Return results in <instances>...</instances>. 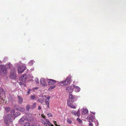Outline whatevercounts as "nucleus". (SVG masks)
Segmentation results:
<instances>
[{"label":"nucleus","mask_w":126,"mask_h":126,"mask_svg":"<svg viewBox=\"0 0 126 126\" xmlns=\"http://www.w3.org/2000/svg\"><path fill=\"white\" fill-rule=\"evenodd\" d=\"M38 126H40V125H39Z\"/></svg>","instance_id":"nucleus-47"},{"label":"nucleus","mask_w":126,"mask_h":126,"mask_svg":"<svg viewBox=\"0 0 126 126\" xmlns=\"http://www.w3.org/2000/svg\"><path fill=\"white\" fill-rule=\"evenodd\" d=\"M42 116V117L41 118V121L42 123L44 124V123H43L42 122L43 121V122H45V123L46 124H50V122L48 120L46 119L45 118V116L44 115H43V114H42L41 115Z\"/></svg>","instance_id":"nucleus-9"},{"label":"nucleus","mask_w":126,"mask_h":126,"mask_svg":"<svg viewBox=\"0 0 126 126\" xmlns=\"http://www.w3.org/2000/svg\"><path fill=\"white\" fill-rule=\"evenodd\" d=\"M31 90V89L30 88L28 89V91L27 92V95H29L30 94V91Z\"/></svg>","instance_id":"nucleus-34"},{"label":"nucleus","mask_w":126,"mask_h":126,"mask_svg":"<svg viewBox=\"0 0 126 126\" xmlns=\"http://www.w3.org/2000/svg\"><path fill=\"white\" fill-rule=\"evenodd\" d=\"M38 89V87H36L34 88H33V90H34L35 89Z\"/></svg>","instance_id":"nucleus-39"},{"label":"nucleus","mask_w":126,"mask_h":126,"mask_svg":"<svg viewBox=\"0 0 126 126\" xmlns=\"http://www.w3.org/2000/svg\"><path fill=\"white\" fill-rule=\"evenodd\" d=\"M23 86H24V87H26V84H24V83L23 84Z\"/></svg>","instance_id":"nucleus-43"},{"label":"nucleus","mask_w":126,"mask_h":126,"mask_svg":"<svg viewBox=\"0 0 126 126\" xmlns=\"http://www.w3.org/2000/svg\"><path fill=\"white\" fill-rule=\"evenodd\" d=\"M6 67V68H10L12 66V65L10 63H9L6 65H5Z\"/></svg>","instance_id":"nucleus-21"},{"label":"nucleus","mask_w":126,"mask_h":126,"mask_svg":"<svg viewBox=\"0 0 126 126\" xmlns=\"http://www.w3.org/2000/svg\"><path fill=\"white\" fill-rule=\"evenodd\" d=\"M31 98L32 99V100L35 99L36 98L35 95H31Z\"/></svg>","instance_id":"nucleus-26"},{"label":"nucleus","mask_w":126,"mask_h":126,"mask_svg":"<svg viewBox=\"0 0 126 126\" xmlns=\"http://www.w3.org/2000/svg\"><path fill=\"white\" fill-rule=\"evenodd\" d=\"M18 101L19 103L21 104L23 102V98L22 97H20L19 96H18Z\"/></svg>","instance_id":"nucleus-18"},{"label":"nucleus","mask_w":126,"mask_h":126,"mask_svg":"<svg viewBox=\"0 0 126 126\" xmlns=\"http://www.w3.org/2000/svg\"><path fill=\"white\" fill-rule=\"evenodd\" d=\"M76 97L73 95L72 94H69V98L67 100V102H73L76 100Z\"/></svg>","instance_id":"nucleus-5"},{"label":"nucleus","mask_w":126,"mask_h":126,"mask_svg":"<svg viewBox=\"0 0 126 126\" xmlns=\"http://www.w3.org/2000/svg\"><path fill=\"white\" fill-rule=\"evenodd\" d=\"M35 126L34 125H32V126Z\"/></svg>","instance_id":"nucleus-46"},{"label":"nucleus","mask_w":126,"mask_h":126,"mask_svg":"<svg viewBox=\"0 0 126 126\" xmlns=\"http://www.w3.org/2000/svg\"><path fill=\"white\" fill-rule=\"evenodd\" d=\"M73 102H67V104L71 108L75 109L76 108V105L75 104H73Z\"/></svg>","instance_id":"nucleus-17"},{"label":"nucleus","mask_w":126,"mask_h":126,"mask_svg":"<svg viewBox=\"0 0 126 126\" xmlns=\"http://www.w3.org/2000/svg\"><path fill=\"white\" fill-rule=\"evenodd\" d=\"M41 109V107L40 106H39L38 107V110H40Z\"/></svg>","instance_id":"nucleus-40"},{"label":"nucleus","mask_w":126,"mask_h":126,"mask_svg":"<svg viewBox=\"0 0 126 126\" xmlns=\"http://www.w3.org/2000/svg\"><path fill=\"white\" fill-rule=\"evenodd\" d=\"M36 105V103H34L31 106V108L32 109H33L35 107Z\"/></svg>","instance_id":"nucleus-23"},{"label":"nucleus","mask_w":126,"mask_h":126,"mask_svg":"<svg viewBox=\"0 0 126 126\" xmlns=\"http://www.w3.org/2000/svg\"><path fill=\"white\" fill-rule=\"evenodd\" d=\"M93 122L95 123V125L96 126H98V121L95 119L94 120Z\"/></svg>","instance_id":"nucleus-22"},{"label":"nucleus","mask_w":126,"mask_h":126,"mask_svg":"<svg viewBox=\"0 0 126 126\" xmlns=\"http://www.w3.org/2000/svg\"><path fill=\"white\" fill-rule=\"evenodd\" d=\"M7 69L4 65H0V75L4 76L7 74Z\"/></svg>","instance_id":"nucleus-3"},{"label":"nucleus","mask_w":126,"mask_h":126,"mask_svg":"<svg viewBox=\"0 0 126 126\" xmlns=\"http://www.w3.org/2000/svg\"><path fill=\"white\" fill-rule=\"evenodd\" d=\"M47 82L49 85H52L55 84L56 81L51 79H49L47 80Z\"/></svg>","instance_id":"nucleus-13"},{"label":"nucleus","mask_w":126,"mask_h":126,"mask_svg":"<svg viewBox=\"0 0 126 126\" xmlns=\"http://www.w3.org/2000/svg\"><path fill=\"white\" fill-rule=\"evenodd\" d=\"M73 85L66 87V92L69 93H71L73 91Z\"/></svg>","instance_id":"nucleus-8"},{"label":"nucleus","mask_w":126,"mask_h":126,"mask_svg":"<svg viewBox=\"0 0 126 126\" xmlns=\"http://www.w3.org/2000/svg\"><path fill=\"white\" fill-rule=\"evenodd\" d=\"M50 97H49V96H48V97H47V100H49V99H50Z\"/></svg>","instance_id":"nucleus-42"},{"label":"nucleus","mask_w":126,"mask_h":126,"mask_svg":"<svg viewBox=\"0 0 126 126\" xmlns=\"http://www.w3.org/2000/svg\"><path fill=\"white\" fill-rule=\"evenodd\" d=\"M5 109L6 111H8L10 110V108L9 107H5Z\"/></svg>","instance_id":"nucleus-29"},{"label":"nucleus","mask_w":126,"mask_h":126,"mask_svg":"<svg viewBox=\"0 0 126 126\" xmlns=\"http://www.w3.org/2000/svg\"><path fill=\"white\" fill-rule=\"evenodd\" d=\"M71 78V76H68L66 78V80L59 82L58 83L62 86H66L68 85L70 82Z\"/></svg>","instance_id":"nucleus-4"},{"label":"nucleus","mask_w":126,"mask_h":126,"mask_svg":"<svg viewBox=\"0 0 126 126\" xmlns=\"http://www.w3.org/2000/svg\"><path fill=\"white\" fill-rule=\"evenodd\" d=\"M26 67L25 65L20 66L18 67V74L22 73L25 70Z\"/></svg>","instance_id":"nucleus-6"},{"label":"nucleus","mask_w":126,"mask_h":126,"mask_svg":"<svg viewBox=\"0 0 126 126\" xmlns=\"http://www.w3.org/2000/svg\"><path fill=\"white\" fill-rule=\"evenodd\" d=\"M67 121L68 123L69 124H71L72 122L71 119H70L69 118H68L67 119Z\"/></svg>","instance_id":"nucleus-28"},{"label":"nucleus","mask_w":126,"mask_h":126,"mask_svg":"<svg viewBox=\"0 0 126 126\" xmlns=\"http://www.w3.org/2000/svg\"><path fill=\"white\" fill-rule=\"evenodd\" d=\"M2 100H3V99L2 98Z\"/></svg>","instance_id":"nucleus-49"},{"label":"nucleus","mask_w":126,"mask_h":126,"mask_svg":"<svg viewBox=\"0 0 126 126\" xmlns=\"http://www.w3.org/2000/svg\"><path fill=\"white\" fill-rule=\"evenodd\" d=\"M34 70V68H32L30 69V71L32 72Z\"/></svg>","instance_id":"nucleus-38"},{"label":"nucleus","mask_w":126,"mask_h":126,"mask_svg":"<svg viewBox=\"0 0 126 126\" xmlns=\"http://www.w3.org/2000/svg\"><path fill=\"white\" fill-rule=\"evenodd\" d=\"M89 125H90V126H93V124L92 123H90L89 124Z\"/></svg>","instance_id":"nucleus-37"},{"label":"nucleus","mask_w":126,"mask_h":126,"mask_svg":"<svg viewBox=\"0 0 126 126\" xmlns=\"http://www.w3.org/2000/svg\"><path fill=\"white\" fill-rule=\"evenodd\" d=\"M19 84L20 85H22L23 84V83L22 82H20L19 83Z\"/></svg>","instance_id":"nucleus-41"},{"label":"nucleus","mask_w":126,"mask_h":126,"mask_svg":"<svg viewBox=\"0 0 126 126\" xmlns=\"http://www.w3.org/2000/svg\"><path fill=\"white\" fill-rule=\"evenodd\" d=\"M3 92H4V91H3Z\"/></svg>","instance_id":"nucleus-48"},{"label":"nucleus","mask_w":126,"mask_h":126,"mask_svg":"<svg viewBox=\"0 0 126 126\" xmlns=\"http://www.w3.org/2000/svg\"><path fill=\"white\" fill-rule=\"evenodd\" d=\"M71 113L73 115L75 116L77 115L79 117L80 115V113L79 110H78L77 112L76 111L74 110H72L71 111Z\"/></svg>","instance_id":"nucleus-16"},{"label":"nucleus","mask_w":126,"mask_h":126,"mask_svg":"<svg viewBox=\"0 0 126 126\" xmlns=\"http://www.w3.org/2000/svg\"><path fill=\"white\" fill-rule=\"evenodd\" d=\"M42 121L43 123H44V125L45 126H53V125H51V124L50 123L49 124L48 123L47 124H46L45 123V122H43V121Z\"/></svg>","instance_id":"nucleus-24"},{"label":"nucleus","mask_w":126,"mask_h":126,"mask_svg":"<svg viewBox=\"0 0 126 126\" xmlns=\"http://www.w3.org/2000/svg\"><path fill=\"white\" fill-rule=\"evenodd\" d=\"M33 64V61L32 60L30 61L28 63V64L29 65H32Z\"/></svg>","instance_id":"nucleus-27"},{"label":"nucleus","mask_w":126,"mask_h":126,"mask_svg":"<svg viewBox=\"0 0 126 126\" xmlns=\"http://www.w3.org/2000/svg\"><path fill=\"white\" fill-rule=\"evenodd\" d=\"M94 119V117L93 116L90 114L89 115L87 118V120L89 122H91L93 121Z\"/></svg>","instance_id":"nucleus-14"},{"label":"nucleus","mask_w":126,"mask_h":126,"mask_svg":"<svg viewBox=\"0 0 126 126\" xmlns=\"http://www.w3.org/2000/svg\"><path fill=\"white\" fill-rule=\"evenodd\" d=\"M1 63H2V62L0 60V64Z\"/></svg>","instance_id":"nucleus-44"},{"label":"nucleus","mask_w":126,"mask_h":126,"mask_svg":"<svg viewBox=\"0 0 126 126\" xmlns=\"http://www.w3.org/2000/svg\"><path fill=\"white\" fill-rule=\"evenodd\" d=\"M77 120L79 123H81L82 122V121L79 118H77Z\"/></svg>","instance_id":"nucleus-31"},{"label":"nucleus","mask_w":126,"mask_h":126,"mask_svg":"<svg viewBox=\"0 0 126 126\" xmlns=\"http://www.w3.org/2000/svg\"><path fill=\"white\" fill-rule=\"evenodd\" d=\"M1 97V93H0V98Z\"/></svg>","instance_id":"nucleus-45"},{"label":"nucleus","mask_w":126,"mask_h":126,"mask_svg":"<svg viewBox=\"0 0 126 126\" xmlns=\"http://www.w3.org/2000/svg\"><path fill=\"white\" fill-rule=\"evenodd\" d=\"M30 124L28 122L26 123L24 125V126H30Z\"/></svg>","instance_id":"nucleus-33"},{"label":"nucleus","mask_w":126,"mask_h":126,"mask_svg":"<svg viewBox=\"0 0 126 126\" xmlns=\"http://www.w3.org/2000/svg\"><path fill=\"white\" fill-rule=\"evenodd\" d=\"M27 120L26 117H23L21 119H20L19 121V123L21 124H23L26 123L27 122Z\"/></svg>","instance_id":"nucleus-10"},{"label":"nucleus","mask_w":126,"mask_h":126,"mask_svg":"<svg viewBox=\"0 0 126 126\" xmlns=\"http://www.w3.org/2000/svg\"><path fill=\"white\" fill-rule=\"evenodd\" d=\"M40 84L42 87H45L47 86V84L45 81L44 78L41 79L40 80Z\"/></svg>","instance_id":"nucleus-11"},{"label":"nucleus","mask_w":126,"mask_h":126,"mask_svg":"<svg viewBox=\"0 0 126 126\" xmlns=\"http://www.w3.org/2000/svg\"><path fill=\"white\" fill-rule=\"evenodd\" d=\"M15 110H12L10 111L11 115L8 114L6 117H4V122L6 124H8V121L11 122V118L12 117H16L19 115L20 113L18 112H16L15 113Z\"/></svg>","instance_id":"nucleus-1"},{"label":"nucleus","mask_w":126,"mask_h":126,"mask_svg":"<svg viewBox=\"0 0 126 126\" xmlns=\"http://www.w3.org/2000/svg\"><path fill=\"white\" fill-rule=\"evenodd\" d=\"M45 102L46 105H47V107L49 108V100H47V99H46L45 100Z\"/></svg>","instance_id":"nucleus-20"},{"label":"nucleus","mask_w":126,"mask_h":126,"mask_svg":"<svg viewBox=\"0 0 126 126\" xmlns=\"http://www.w3.org/2000/svg\"><path fill=\"white\" fill-rule=\"evenodd\" d=\"M17 108L18 109L17 110H19L22 112H23L25 110V109L24 108H21V107L19 106H17Z\"/></svg>","instance_id":"nucleus-19"},{"label":"nucleus","mask_w":126,"mask_h":126,"mask_svg":"<svg viewBox=\"0 0 126 126\" xmlns=\"http://www.w3.org/2000/svg\"><path fill=\"white\" fill-rule=\"evenodd\" d=\"M82 114L84 115H87L88 114V111L87 109H81Z\"/></svg>","instance_id":"nucleus-15"},{"label":"nucleus","mask_w":126,"mask_h":126,"mask_svg":"<svg viewBox=\"0 0 126 126\" xmlns=\"http://www.w3.org/2000/svg\"><path fill=\"white\" fill-rule=\"evenodd\" d=\"M33 76L32 74H25L22 76H21L19 78L20 80L25 82L27 81V80L29 79H33Z\"/></svg>","instance_id":"nucleus-2"},{"label":"nucleus","mask_w":126,"mask_h":126,"mask_svg":"<svg viewBox=\"0 0 126 126\" xmlns=\"http://www.w3.org/2000/svg\"><path fill=\"white\" fill-rule=\"evenodd\" d=\"M54 123L55 124V126H60L59 125H57V124L56 123V121H54Z\"/></svg>","instance_id":"nucleus-36"},{"label":"nucleus","mask_w":126,"mask_h":126,"mask_svg":"<svg viewBox=\"0 0 126 126\" xmlns=\"http://www.w3.org/2000/svg\"><path fill=\"white\" fill-rule=\"evenodd\" d=\"M47 115L48 117H51L52 116V114L50 113L47 114Z\"/></svg>","instance_id":"nucleus-35"},{"label":"nucleus","mask_w":126,"mask_h":126,"mask_svg":"<svg viewBox=\"0 0 126 126\" xmlns=\"http://www.w3.org/2000/svg\"><path fill=\"white\" fill-rule=\"evenodd\" d=\"M73 90H74V91L78 93L79 92L80 90V88L79 86H76L74 85H73Z\"/></svg>","instance_id":"nucleus-12"},{"label":"nucleus","mask_w":126,"mask_h":126,"mask_svg":"<svg viewBox=\"0 0 126 126\" xmlns=\"http://www.w3.org/2000/svg\"><path fill=\"white\" fill-rule=\"evenodd\" d=\"M35 80L36 82L37 83H39V79L38 78H36L35 79Z\"/></svg>","instance_id":"nucleus-32"},{"label":"nucleus","mask_w":126,"mask_h":126,"mask_svg":"<svg viewBox=\"0 0 126 126\" xmlns=\"http://www.w3.org/2000/svg\"><path fill=\"white\" fill-rule=\"evenodd\" d=\"M56 86L55 85L51 86L49 88H48V90L49 91L51 90L52 89L56 87Z\"/></svg>","instance_id":"nucleus-25"},{"label":"nucleus","mask_w":126,"mask_h":126,"mask_svg":"<svg viewBox=\"0 0 126 126\" xmlns=\"http://www.w3.org/2000/svg\"><path fill=\"white\" fill-rule=\"evenodd\" d=\"M30 109V105H28L26 107V110H28L29 111Z\"/></svg>","instance_id":"nucleus-30"},{"label":"nucleus","mask_w":126,"mask_h":126,"mask_svg":"<svg viewBox=\"0 0 126 126\" xmlns=\"http://www.w3.org/2000/svg\"><path fill=\"white\" fill-rule=\"evenodd\" d=\"M16 70L15 68H14L11 71L10 77L11 78L14 79L16 78Z\"/></svg>","instance_id":"nucleus-7"}]
</instances>
